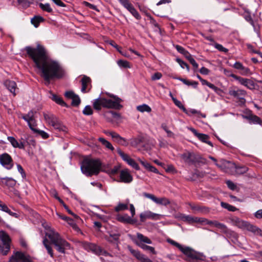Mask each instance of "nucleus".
<instances>
[{
  "label": "nucleus",
  "mask_w": 262,
  "mask_h": 262,
  "mask_svg": "<svg viewBox=\"0 0 262 262\" xmlns=\"http://www.w3.org/2000/svg\"><path fill=\"white\" fill-rule=\"evenodd\" d=\"M177 62L180 64V66L182 68L184 69L186 68L188 71H189V68L188 65L184 61L181 60L180 58H177L176 59Z\"/></svg>",
  "instance_id": "0e129e2a"
},
{
  "label": "nucleus",
  "mask_w": 262,
  "mask_h": 262,
  "mask_svg": "<svg viewBox=\"0 0 262 262\" xmlns=\"http://www.w3.org/2000/svg\"><path fill=\"white\" fill-rule=\"evenodd\" d=\"M117 153L119 155V156L121 157L123 161L125 162L126 160L129 157V156L123 152L120 148H118L117 149Z\"/></svg>",
  "instance_id": "13d9d810"
},
{
  "label": "nucleus",
  "mask_w": 262,
  "mask_h": 262,
  "mask_svg": "<svg viewBox=\"0 0 262 262\" xmlns=\"http://www.w3.org/2000/svg\"><path fill=\"white\" fill-rule=\"evenodd\" d=\"M226 184L228 187L232 190H234L236 188V185L233 182L230 180H228L226 181Z\"/></svg>",
  "instance_id": "774afa93"
},
{
  "label": "nucleus",
  "mask_w": 262,
  "mask_h": 262,
  "mask_svg": "<svg viewBox=\"0 0 262 262\" xmlns=\"http://www.w3.org/2000/svg\"><path fill=\"white\" fill-rule=\"evenodd\" d=\"M176 79L181 81L183 83H184L185 84H186L187 85L192 86L194 88H196L197 86L198 85V82L196 81H190L187 80L186 79H184V78H180V77L177 78Z\"/></svg>",
  "instance_id": "37998d69"
},
{
  "label": "nucleus",
  "mask_w": 262,
  "mask_h": 262,
  "mask_svg": "<svg viewBox=\"0 0 262 262\" xmlns=\"http://www.w3.org/2000/svg\"><path fill=\"white\" fill-rule=\"evenodd\" d=\"M93 110L90 105H86L83 109L82 113L85 115H91L93 114Z\"/></svg>",
  "instance_id": "052dcab7"
},
{
  "label": "nucleus",
  "mask_w": 262,
  "mask_h": 262,
  "mask_svg": "<svg viewBox=\"0 0 262 262\" xmlns=\"http://www.w3.org/2000/svg\"><path fill=\"white\" fill-rule=\"evenodd\" d=\"M110 96L113 98V99H106L103 97H99L95 99L93 102L94 109L100 111L102 107L117 110L122 108V106L120 104L122 100L120 98L113 95H110Z\"/></svg>",
  "instance_id": "7ed1b4c3"
},
{
  "label": "nucleus",
  "mask_w": 262,
  "mask_h": 262,
  "mask_svg": "<svg viewBox=\"0 0 262 262\" xmlns=\"http://www.w3.org/2000/svg\"><path fill=\"white\" fill-rule=\"evenodd\" d=\"M117 219L118 221L130 224H134L137 222L135 219H132V217L128 216L127 214L122 215H118Z\"/></svg>",
  "instance_id": "cd10ccee"
},
{
  "label": "nucleus",
  "mask_w": 262,
  "mask_h": 262,
  "mask_svg": "<svg viewBox=\"0 0 262 262\" xmlns=\"http://www.w3.org/2000/svg\"><path fill=\"white\" fill-rule=\"evenodd\" d=\"M191 209L195 213H200L204 214H208L210 212V209L208 207L198 205H191Z\"/></svg>",
  "instance_id": "a878e982"
},
{
  "label": "nucleus",
  "mask_w": 262,
  "mask_h": 262,
  "mask_svg": "<svg viewBox=\"0 0 262 262\" xmlns=\"http://www.w3.org/2000/svg\"><path fill=\"white\" fill-rule=\"evenodd\" d=\"M188 112H189V115H188L189 116L190 115V114H198L199 116H201L202 118L206 117L205 114H202L200 111H198L195 109H190V110L188 111Z\"/></svg>",
  "instance_id": "e2e57ef3"
},
{
  "label": "nucleus",
  "mask_w": 262,
  "mask_h": 262,
  "mask_svg": "<svg viewBox=\"0 0 262 262\" xmlns=\"http://www.w3.org/2000/svg\"><path fill=\"white\" fill-rule=\"evenodd\" d=\"M117 64L120 67H121V68H130L129 62L126 60H119L117 61Z\"/></svg>",
  "instance_id": "864d4df0"
},
{
  "label": "nucleus",
  "mask_w": 262,
  "mask_h": 262,
  "mask_svg": "<svg viewBox=\"0 0 262 262\" xmlns=\"http://www.w3.org/2000/svg\"><path fill=\"white\" fill-rule=\"evenodd\" d=\"M127 249L132 255L141 262H153L146 256L140 253L139 251L133 249L131 246H128Z\"/></svg>",
  "instance_id": "f3484780"
},
{
  "label": "nucleus",
  "mask_w": 262,
  "mask_h": 262,
  "mask_svg": "<svg viewBox=\"0 0 262 262\" xmlns=\"http://www.w3.org/2000/svg\"><path fill=\"white\" fill-rule=\"evenodd\" d=\"M167 242L171 245L176 246L177 248H178L180 251L183 249V247L182 245L180 244L179 243L176 242V241L171 239H168Z\"/></svg>",
  "instance_id": "bf43d9fd"
},
{
  "label": "nucleus",
  "mask_w": 262,
  "mask_h": 262,
  "mask_svg": "<svg viewBox=\"0 0 262 262\" xmlns=\"http://www.w3.org/2000/svg\"><path fill=\"white\" fill-rule=\"evenodd\" d=\"M45 120L49 125L53 126L54 129L59 131L67 132V128L61 124L58 119L51 113H43Z\"/></svg>",
  "instance_id": "39448f33"
},
{
  "label": "nucleus",
  "mask_w": 262,
  "mask_h": 262,
  "mask_svg": "<svg viewBox=\"0 0 262 262\" xmlns=\"http://www.w3.org/2000/svg\"><path fill=\"white\" fill-rule=\"evenodd\" d=\"M81 81L82 84L81 91L82 93H86V89L88 88L89 85L91 84V79L90 77L86 76H84L82 77Z\"/></svg>",
  "instance_id": "473e14b6"
},
{
  "label": "nucleus",
  "mask_w": 262,
  "mask_h": 262,
  "mask_svg": "<svg viewBox=\"0 0 262 262\" xmlns=\"http://www.w3.org/2000/svg\"><path fill=\"white\" fill-rule=\"evenodd\" d=\"M129 12L137 19H140L141 17L138 11L136 10L135 8H133L131 10L129 11Z\"/></svg>",
  "instance_id": "69168bd1"
},
{
  "label": "nucleus",
  "mask_w": 262,
  "mask_h": 262,
  "mask_svg": "<svg viewBox=\"0 0 262 262\" xmlns=\"http://www.w3.org/2000/svg\"><path fill=\"white\" fill-rule=\"evenodd\" d=\"M202 85H206L211 89H212L217 94H220L221 92H222V91L220 88H217V86H215L213 84H212L207 80L203 79L202 81H201Z\"/></svg>",
  "instance_id": "e433bc0d"
},
{
  "label": "nucleus",
  "mask_w": 262,
  "mask_h": 262,
  "mask_svg": "<svg viewBox=\"0 0 262 262\" xmlns=\"http://www.w3.org/2000/svg\"><path fill=\"white\" fill-rule=\"evenodd\" d=\"M231 163L229 161L225 160L224 159H221L219 163H215V165L217 167L220 168L222 170L225 172H227V170L229 168V165Z\"/></svg>",
  "instance_id": "2f4dec72"
},
{
  "label": "nucleus",
  "mask_w": 262,
  "mask_h": 262,
  "mask_svg": "<svg viewBox=\"0 0 262 262\" xmlns=\"http://www.w3.org/2000/svg\"><path fill=\"white\" fill-rule=\"evenodd\" d=\"M128 209L127 204H119L117 206L115 207V211L118 212L121 210H124Z\"/></svg>",
  "instance_id": "680f3d73"
},
{
  "label": "nucleus",
  "mask_w": 262,
  "mask_h": 262,
  "mask_svg": "<svg viewBox=\"0 0 262 262\" xmlns=\"http://www.w3.org/2000/svg\"><path fill=\"white\" fill-rule=\"evenodd\" d=\"M121 4L129 12L134 8L129 0H118Z\"/></svg>",
  "instance_id": "c03bdc74"
},
{
  "label": "nucleus",
  "mask_w": 262,
  "mask_h": 262,
  "mask_svg": "<svg viewBox=\"0 0 262 262\" xmlns=\"http://www.w3.org/2000/svg\"><path fill=\"white\" fill-rule=\"evenodd\" d=\"M190 130L192 132L194 135L202 142L207 143L211 147L213 146V144L212 142L208 140L209 139V136L208 135L206 134L199 133L196 130L193 128H191Z\"/></svg>",
  "instance_id": "5701e85b"
},
{
  "label": "nucleus",
  "mask_w": 262,
  "mask_h": 262,
  "mask_svg": "<svg viewBox=\"0 0 262 262\" xmlns=\"http://www.w3.org/2000/svg\"><path fill=\"white\" fill-rule=\"evenodd\" d=\"M7 140L11 143L14 148H18L19 149H24L25 144L24 142H18L13 137L9 136L7 137Z\"/></svg>",
  "instance_id": "c85d7f7f"
},
{
  "label": "nucleus",
  "mask_w": 262,
  "mask_h": 262,
  "mask_svg": "<svg viewBox=\"0 0 262 262\" xmlns=\"http://www.w3.org/2000/svg\"><path fill=\"white\" fill-rule=\"evenodd\" d=\"M71 99L72 100L71 104L73 106H77L80 104L81 100L79 97L77 95L75 94Z\"/></svg>",
  "instance_id": "5fc2aeb1"
},
{
  "label": "nucleus",
  "mask_w": 262,
  "mask_h": 262,
  "mask_svg": "<svg viewBox=\"0 0 262 262\" xmlns=\"http://www.w3.org/2000/svg\"><path fill=\"white\" fill-rule=\"evenodd\" d=\"M38 5H39V7H40V8L42 10H43L44 11H46L48 13H52L53 12V9L51 7V6L49 3H46L45 4H42V3H39L38 4Z\"/></svg>",
  "instance_id": "49530a36"
},
{
  "label": "nucleus",
  "mask_w": 262,
  "mask_h": 262,
  "mask_svg": "<svg viewBox=\"0 0 262 262\" xmlns=\"http://www.w3.org/2000/svg\"><path fill=\"white\" fill-rule=\"evenodd\" d=\"M127 249L132 255L141 262H153L146 256L140 253L139 251L133 249L131 246H128Z\"/></svg>",
  "instance_id": "6ab92c4d"
},
{
  "label": "nucleus",
  "mask_w": 262,
  "mask_h": 262,
  "mask_svg": "<svg viewBox=\"0 0 262 262\" xmlns=\"http://www.w3.org/2000/svg\"><path fill=\"white\" fill-rule=\"evenodd\" d=\"M0 164L8 170H10L14 166L13 160L12 157L6 152L0 155Z\"/></svg>",
  "instance_id": "9b49d317"
},
{
  "label": "nucleus",
  "mask_w": 262,
  "mask_h": 262,
  "mask_svg": "<svg viewBox=\"0 0 262 262\" xmlns=\"http://www.w3.org/2000/svg\"><path fill=\"white\" fill-rule=\"evenodd\" d=\"M248 168L246 166H235V172L238 174H242L247 172Z\"/></svg>",
  "instance_id": "8fccbe9b"
},
{
  "label": "nucleus",
  "mask_w": 262,
  "mask_h": 262,
  "mask_svg": "<svg viewBox=\"0 0 262 262\" xmlns=\"http://www.w3.org/2000/svg\"><path fill=\"white\" fill-rule=\"evenodd\" d=\"M4 85L6 88L13 94V96L16 95L17 91H18V88L17 87V84L15 81L6 80L4 82Z\"/></svg>",
  "instance_id": "393cba45"
},
{
  "label": "nucleus",
  "mask_w": 262,
  "mask_h": 262,
  "mask_svg": "<svg viewBox=\"0 0 262 262\" xmlns=\"http://www.w3.org/2000/svg\"><path fill=\"white\" fill-rule=\"evenodd\" d=\"M98 141H100L106 148L110 149L112 151L114 150V148L112 144L104 138H99L98 139Z\"/></svg>",
  "instance_id": "79ce46f5"
},
{
  "label": "nucleus",
  "mask_w": 262,
  "mask_h": 262,
  "mask_svg": "<svg viewBox=\"0 0 262 262\" xmlns=\"http://www.w3.org/2000/svg\"><path fill=\"white\" fill-rule=\"evenodd\" d=\"M247 118L251 121L253 123L261 124V123L260 118L256 115H251L247 117Z\"/></svg>",
  "instance_id": "603ef678"
},
{
  "label": "nucleus",
  "mask_w": 262,
  "mask_h": 262,
  "mask_svg": "<svg viewBox=\"0 0 262 262\" xmlns=\"http://www.w3.org/2000/svg\"><path fill=\"white\" fill-rule=\"evenodd\" d=\"M52 99L53 100H54L55 102H56L57 104H60L61 106H67V104L63 101L62 99L58 96H56L55 95H53Z\"/></svg>",
  "instance_id": "3c124183"
},
{
  "label": "nucleus",
  "mask_w": 262,
  "mask_h": 262,
  "mask_svg": "<svg viewBox=\"0 0 262 262\" xmlns=\"http://www.w3.org/2000/svg\"><path fill=\"white\" fill-rule=\"evenodd\" d=\"M244 230L246 229L257 235H261V230L255 226H254L247 222Z\"/></svg>",
  "instance_id": "7c9ffc66"
},
{
  "label": "nucleus",
  "mask_w": 262,
  "mask_h": 262,
  "mask_svg": "<svg viewBox=\"0 0 262 262\" xmlns=\"http://www.w3.org/2000/svg\"><path fill=\"white\" fill-rule=\"evenodd\" d=\"M172 100H173V103L174 104L178 106L179 108L182 110L185 113H186L187 115H189V112H188V110L186 109V108L184 107V106L182 104L181 102L178 100H177L174 97H172Z\"/></svg>",
  "instance_id": "a19ab883"
},
{
  "label": "nucleus",
  "mask_w": 262,
  "mask_h": 262,
  "mask_svg": "<svg viewBox=\"0 0 262 262\" xmlns=\"http://www.w3.org/2000/svg\"><path fill=\"white\" fill-rule=\"evenodd\" d=\"M143 195L147 198H148L154 201L157 204L167 206L169 205L170 202V201L166 198H157L154 194L148 193L147 192H143Z\"/></svg>",
  "instance_id": "f8f14e48"
},
{
  "label": "nucleus",
  "mask_w": 262,
  "mask_h": 262,
  "mask_svg": "<svg viewBox=\"0 0 262 262\" xmlns=\"http://www.w3.org/2000/svg\"><path fill=\"white\" fill-rule=\"evenodd\" d=\"M45 19L41 16H35L31 20L32 24L36 28L38 27L41 22H43Z\"/></svg>",
  "instance_id": "ea45409f"
},
{
  "label": "nucleus",
  "mask_w": 262,
  "mask_h": 262,
  "mask_svg": "<svg viewBox=\"0 0 262 262\" xmlns=\"http://www.w3.org/2000/svg\"><path fill=\"white\" fill-rule=\"evenodd\" d=\"M161 128L164 130L165 131V132L167 133V136L168 137H172L173 136V135H174L173 133L171 131H170V130L168 129V127L166 124H165V123L162 124Z\"/></svg>",
  "instance_id": "4d7b16f0"
},
{
  "label": "nucleus",
  "mask_w": 262,
  "mask_h": 262,
  "mask_svg": "<svg viewBox=\"0 0 262 262\" xmlns=\"http://www.w3.org/2000/svg\"><path fill=\"white\" fill-rule=\"evenodd\" d=\"M8 262H32L29 256L23 253L17 251L11 256Z\"/></svg>",
  "instance_id": "ddd939ff"
},
{
  "label": "nucleus",
  "mask_w": 262,
  "mask_h": 262,
  "mask_svg": "<svg viewBox=\"0 0 262 262\" xmlns=\"http://www.w3.org/2000/svg\"><path fill=\"white\" fill-rule=\"evenodd\" d=\"M1 182L3 184H5L9 187H14L16 183V181L11 178H1Z\"/></svg>",
  "instance_id": "72a5a7b5"
},
{
  "label": "nucleus",
  "mask_w": 262,
  "mask_h": 262,
  "mask_svg": "<svg viewBox=\"0 0 262 262\" xmlns=\"http://www.w3.org/2000/svg\"><path fill=\"white\" fill-rule=\"evenodd\" d=\"M221 205L223 208H225L230 211L233 212V211H236L238 210V209L236 208L235 207H234L232 205H231L227 203L222 202L221 203Z\"/></svg>",
  "instance_id": "09e8293b"
},
{
  "label": "nucleus",
  "mask_w": 262,
  "mask_h": 262,
  "mask_svg": "<svg viewBox=\"0 0 262 262\" xmlns=\"http://www.w3.org/2000/svg\"><path fill=\"white\" fill-rule=\"evenodd\" d=\"M119 178L120 180L118 182L124 183H129L133 180V177L127 169L121 170L120 171Z\"/></svg>",
  "instance_id": "4be33fe9"
},
{
  "label": "nucleus",
  "mask_w": 262,
  "mask_h": 262,
  "mask_svg": "<svg viewBox=\"0 0 262 262\" xmlns=\"http://www.w3.org/2000/svg\"><path fill=\"white\" fill-rule=\"evenodd\" d=\"M233 67L239 71V73L244 76H248L251 74V72L250 69L244 67L242 63L240 62H236Z\"/></svg>",
  "instance_id": "b1692460"
},
{
  "label": "nucleus",
  "mask_w": 262,
  "mask_h": 262,
  "mask_svg": "<svg viewBox=\"0 0 262 262\" xmlns=\"http://www.w3.org/2000/svg\"><path fill=\"white\" fill-rule=\"evenodd\" d=\"M193 221L196 223H201L202 224H207L211 226H213V223H214V220H209L203 217H195L192 219Z\"/></svg>",
  "instance_id": "4c0bfd02"
},
{
  "label": "nucleus",
  "mask_w": 262,
  "mask_h": 262,
  "mask_svg": "<svg viewBox=\"0 0 262 262\" xmlns=\"http://www.w3.org/2000/svg\"><path fill=\"white\" fill-rule=\"evenodd\" d=\"M113 140L118 143L119 144H120L123 146H127L128 144V143L127 141V140L122 137H121L118 133H116V135L114 137V138L113 139Z\"/></svg>",
  "instance_id": "c9c22d12"
},
{
  "label": "nucleus",
  "mask_w": 262,
  "mask_h": 262,
  "mask_svg": "<svg viewBox=\"0 0 262 262\" xmlns=\"http://www.w3.org/2000/svg\"><path fill=\"white\" fill-rule=\"evenodd\" d=\"M11 239L9 235L4 231H0V252L6 255L10 251Z\"/></svg>",
  "instance_id": "0eeeda50"
},
{
  "label": "nucleus",
  "mask_w": 262,
  "mask_h": 262,
  "mask_svg": "<svg viewBox=\"0 0 262 262\" xmlns=\"http://www.w3.org/2000/svg\"><path fill=\"white\" fill-rule=\"evenodd\" d=\"M45 237L43 240V245L46 248L48 254L52 257H54V253L51 244H53L58 252L65 253L67 249H70V244L60 234L50 227L46 228Z\"/></svg>",
  "instance_id": "f03ea898"
},
{
  "label": "nucleus",
  "mask_w": 262,
  "mask_h": 262,
  "mask_svg": "<svg viewBox=\"0 0 262 262\" xmlns=\"http://www.w3.org/2000/svg\"><path fill=\"white\" fill-rule=\"evenodd\" d=\"M136 244L141 248H142L143 250L145 251H148L150 253L155 254H156V252L155 250V248L153 247L147 246L145 244H142V243H137V242H136Z\"/></svg>",
  "instance_id": "58836bf2"
},
{
  "label": "nucleus",
  "mask_w": 262,
  "mask_h": 262,
  "mask_svg": "<svg viewBox=\"0 0 262 262\" xmlns=\"http://www.w3.org/2000/svg\"><path fill=\"white\" fill-rule=\"evenodd\" d=\"M127 249L132 255L141 262H153L146 256L140 253L139 251L133 249L131 246H128Z\"/></svg>",
  "instance_id": "aec40b11"
},
{
  "label": "nucleus",
  "mask_w": 262,
  "mask_h": 262,
  "mask_svg": "<svg viewBox=\"0 0 262 262\" xmlns=\"http://www.w3.org/2000/svg\"><path fill=\"white\" fill-rule=\"evenodd\" d=\"M83 247L85 250L92 251L98 255H102L105 256H112V255L106 251L94 244L85 242L83 244Z\"/></svg>",
  "instance_id": "9d476101"
},
{
  "label": "nucleus",
  "mask_w": 262,
  "mask_h": 262,
  "mask_svg": "<svg viewBox=\"0 0 262 262\" xmlns=\"http://www.w3.org/2000/svg\"><path fill=\"white\" fill-rule=\"evenodd\" d=\"M137 110L141 113L147 112L150 113L151 111V108L148 105L143 104L142 105H138L137 107Z\"/></svg>",
  "instance_id": "a18cd8bd"
},
{
  "label": "nucleus",
  "mask_w": 262,
  "mask_h": 262,
  "mask_svg": "<svg viewBox=\"0 0 262 262\" xmlns=\"http://www.w3.org/2000/svg\"><path fill=\"white\" fill-rule=\"evenodd\" d=\"M231 76L235 79V80H237L241 84L244 85L245 86L247 87L248 89L250 90H254L255 88V84L251 79L244 78L238 76H236L235 75L232 74Z\"/></svg>",
  "instance_id": "4468645a"
},
{
  "label": "nucleus",
  "mask_w": 262,
  "mask_h": 262,
  "mask_svg": "<svg viewBox=\"0 0 262 262\" xmlns=\"http://www.w3.org/2000/svg\"><path fill=\"white\" fill-rule=\"evenodd\" d=\"M31 130H33L35 133H37L39 135H40L41 136V137L43 139H46L48 138L49 137L48 133H47L46 132H45L43 130H38V129H36L35 128V127H34V129H31Z\"/></svg>",
  "instance_id": "6e6d98bb"
},
{
  "label": "nucleus",
  "mask_w": 262,
  "mask_h": 262,
  "mask_svg": "<svg viewBox=\"0 0 262 262\" xmlns=\"http://www.w3.org/2000/svg\"><path fill=\"white\" fill-rule=\"evenodd\" d=\"M133 241L135 244H136V242H137V243H142L144 244H151L152 243V241L148 237L140 233H137V238L134 239Z\"/></svg>",
  "instance_id": "bb28decb"
},
{
  "label": "nucleus",
  "mask_w": 262,
  "mask_h": 262,
  "mask_svg": "<svg viewBox=\"0 0 262 262\" xmlns=\"http://www.w3.org/2000/svg\"><path fill=\"white\" fill-rule=\"evenodd\" d=\"M160 215L149 210L144 211L140 214V219L141 222H144L147 220H156L159 219Z\"/></svg>",
  "instance_id": "412c9836"
},
{
  "label": "nucleus",
  "mask_w": 262,
  "mask_h": 262,
  "mask_svg": "<svg viewBox=\"0 0 262 262\" xmlns=\"http://www.w3.org/2000/svg\"><path fill=\"white\" fill-rule=\"evenodd\" d=\"M230 221L232 225L242 229H244V227L247 222L236 216L231 217Z\"/></svg>",
  "instance_id": "c756f323"
},
{
  "label": "nucleus",
  "mask_w": 262,
  "mask_h": 262,
  "mask_svg": "<svg viewBox=\"0 0 262 262\" xmlns=\"http://www.w3.org/2000/svg\"><path fill=\"white\" fill-rule=\"evenodd\" d=\"M25 50L48 84L51 80L61 78L64 75L65 71L60 63L50 58L47 50L43 46L38 44L36 48L27 46Z\"/></svg>",
  "instance_id": "f257e3e1"
},
{
  "label": "nucleus",
  "mask_w": 262,
  "mask_h": 262,
  "mask_svg": "<svg viewBox=\"0 0 262 262\" xmlns=\"http://www.w3.org/2000/svg\"><path fill=\"white\" fill-rule=\"evenodd\" d=\"M35 113H36V112L30 111L28 114L22 116L23 119L27 122L31 129H34V127L36 126V121L34 117Z\"/></svg>",
  "instance_id": "dca6fc26"
},
{
  "label": "nucleus",
  "mask_w": 262,
  "mask_h": 262,
  "mask_svg": "<svg viewBox=\"0 0 262 262\" xmlns=\"http://www.w3.org/2000/svg\"><path fill=\"white\" fill-rule=\"evenodd\" d=\"M188 258L189 261L203 259V254L196 251L190 247L184 246L181 251Z\"/></svg>",
  "instance_id": "1a4fd4ad"
},
{
  "label": "nucleus",
  "mask_w": 262,
  "mask_h": 262,
  "mask_svg": "<svg viewBox=\"0 0 262 262\" xmlns=\"http://www.w3.org/2000/svg\"><path fill=\"white\" fill-rule=\"evenodd\" d=\"M212 223L213 226L219 229L220 231L222 233L225 234L227 237L231 238L233 242H235L237 240L238 235L236 233L228 228L226 225L221 223L216 220H214V223Z\"/></svg>",
  "instance_id": "423d86ee"
},
{
  "label": "nucleus",
  "mask_w": 262,
  "mask_h": 262,
  "mask_svg": "<svg viewBox=\"0 0 262 262\" xmlns=\"http://www.w3.org/2000/svg\"><path fill=\"white\" fill-rule=\"evenodd\" d=\"M183 161L188 164H192L198 161L196 155L192 152L186 151L180 155Z\"/></svg>",
  "instance_id": "2eb2a0df"
},
{
  "label": "nucleus",
  "mask_w": 262,
  "mask_h": 262,
  "mask_svg": "<svg viewBox=\"0 0 262 262\" xmlns=\"http://www.w3.org/2000/svg\"><path fill=\"white\" fill-rule=\"evenodd\" d=\"M0 209L4 212L8 213L10 215H12V212L8 208V206L5 204L2 203L1 205L0 206Z\"/></svg>",
  "instance_id": "338daca9"
},
{
  "label": "nucleus",
  "mask_w": 262,
  "mask_h": 262,
  "mask_svg": "<svg viewBox=\"0 0 262 262\" xmlns=\"http://www.w3.org/2000/svg\"><path fill=\"white\" fill-rule=\"evenodd\" d=\"M139 161L141 163V164L144 167L145 169L147 170L155 172L156 173H158L159 171L158 169L154 166L151 165L149 163L145 161L142 160L141 159H139Z\"/></svg>",
  "instance_id": "f704fd0d"
},
{
  "label": "nucleus",
  "mask_w": 262,
  "mask_h": 262,
  "mask_svg": "<svg viewBox=\"0 0 262 262\" xmlns=\"http://www.w3.org/2000/svg\"><path fill=\"white\" fill-rule=\"evenodd\" d=\"M101 163L99 160L85 159L83 160L81 170L82 172L87 177L98 174L100 170Z\"/></svg>",
  "instance_id": "20e7f679"
},
{
  "label": "nucleus",
  "mask_w": 262,
  "mask_h": 262,
  "mask_svg": "<svg viewBox=\"0 0 262 262\" xmlns=\"http://www.w3.org/2000/svg\"><path fill=\"white\" fill-rule=\"evenodd\" d=\"M129 165L135 168L136 170H139L140 167L136 161L130 157L125 161Z\"/></svg>",
  "instance_id": "de8ad7c7"
},
{
  "label": "nucleus",
  "mask_w": 262,
  "mask_h": 262,
  "mask_svg": "<svg viewBox=\"0 0 262 262\" xmlns=\"http://www.w3.org/2000/svg\"><path fill=\"white\" fill-rule=\"evenodd\" d=\"M228 94L231 96L237 99L241 104H245L246 103L245 96L247 95L246 91L239 89L236 86H232L229 88Z\"/></svg>",
  "instance_id": "6e6552de"
},
{
  "label": "nucleus",
  "mask_w": 262,
  "mask_h": 262,
  "mask_svg": "<svg viewBox=\"0 0 262 262\" xmlns=\"http://www.w3.org/2000/svg\"><path fill=\"white\" fill-rule=\"evenodd\" d=\"M127 249L132 255L141 262H153L146 256L140 253L139 251L133 249L131 246H128Z\"/></svg>",
  "instance_id": "a211bd4d"
}]
</instances>
